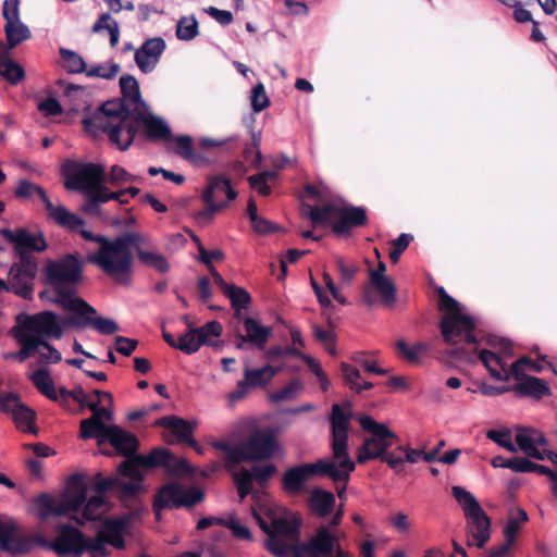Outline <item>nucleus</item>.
<instances>
[{
    "instance_id": "obj_19",
    "label": "nucleus",
    "mask_w": 557,
    "mask_h": 557,
    "mask_svg": "<svg viewBox=\"0 0 557 557\" xmlns=\"http://www.w3.org/2000/svg\"><path fill=\"white\" fill-rule=\"evenodd\" d=\"M172 455L165 448L152 449L148 455H135L120 465V473H125L141 485L144 479L141 468H154L159 466L170 467Z\"/></svg>"
},
{
    "instance_id": "obj_9",
    "label": "nucleus",
    "mask_w": 557,
    "mask_h": 557,
    "mask_svg": "<svg viewBox=\"0 0 557 557\" xmlns=\"http://www.w3.org/2000/svg\"><path fill=\"white\" fill-rule=\"evenodd\" d=\"M308 214L313 224L332 225L336 234H348L352 227L367 222L366 210L361 207L336 206L327 203L322 207H308Z\"/></svg>"
},
{
    "instance_id": "obj_33",
    "label": "nucleus",
    "mask_w": 557,
    "mask_h": 557,
    "mask_svg": "<svg viewBox=\"0 0 557 557\" xmlns=\"http://www.w3.org/2000/svg\"><path fill=\"white\" fill-rule=\"evenodd\" d=\"M106 443H110L120 455L125 456L134 454L139 446L137 437L119 425L110 426Z\"/></svg>"
},
{
    "instance_id": "obj_58",
    "label": "nucleus",
    "mask_w": 557,
    "mask_h": 557,
    "mask_svg": "<svg viewBox=\"0 0 557 557\" xmlns=\"http://www.w3.org/2000/svg\"><path fill=\"white\" fill-rule=\"evenodd\" d=\"M341 372L345 383L349 386V388L356 393H360V371L349 363L342 362Z\"/></svg>"
},
{
    "instance_id": "obj_34",
    "label": "nucleus",
    "mask_w": 557,
    "mask_h": 557,
    "mask_svg": "<svg viewBox=\"0 0 557 557\" xmlns=\"http://www.w3.org/2000/svg\"><path fill=\"white\" fill-rule=\"evenodd\" d=\"M127 521L125 519L106 520L102 528L98 531V535L107 542L108 545L116 549H123L125 546L124 534L126 532Z\"/></svg>"
},
{
    "instance_id": "obj_1",
    "label": "nucleus",
    "mask_w": 557,
    "mask_h": 557,
    "mask_svg": "<svg viewBox=\"0 0 557 557\" xmlns=\"http://www.w3.org/2000/svg\"><path fill=\"white\" fill-rule=\"evenodd\" d=\"M344 515L339 506L329 523L315 529L307 543L300 542V520L290 511L271 505L252 508V516L268 535L265 547L276 557H348L339 543L346 533L338 528Z\"/></svg>"
},
{
    "instance_id": "obj_44",
    "label": "nucleus",
    "mask_w": 557,
    "mask_h": 557,
    "mask_svg": "<svg viewBox=\"0 0 557 557\" xmlns=\"http://www.w3.org/2000/svg\"><path fill=\"white\" fill-rule=\"evenodd\" d=\"M92 33L101 34L102 32L107 30L110 36V46L112 48H115L120 40V27L110 13H102L98 17V20L95 22L91 28Z\"/></svg>"
},
{
    "instance_id": "obj_40",
    "label": "nucleus",
    "mask_w": 557,
    "mask_h": 557,
    "mask_svg": "<svg viewBox=\"0 0 557 557\" xmlns=\"http://www.w3.org/2000/svg\"><path fill=\"white\" fill-rule=\"evenodd\" d=\"M146 243L145 238L143 237V239L138 243V244H135V250H136V253H137V257L139 259V261L149 267V268H152L154 270H157L158 272L160 273H165L169 271L170 269V265H169V262L168 260L165 259V257L159 252H156V251H149V250H145L143 248V245Z\"/></svg>"
},
{
    "instance_id": "obj_27",
    "label": "nucleus",
    "mask_w": 557,
    "mask_h": 557,
    "mask_svg": "<svg viewBox=\"0 0 557 557\" xmlns=\"http://www.w3.org/2000/svg\"><path fill=\"white\" fill-rule=\"evenodd\" d=\"M165 49L166 42L162 37L146 39L134 53V61L140 72L144 74L153 72Z\"/></svg>"
},
{
    "instance_id": "obj_21",
    "label": "nucleus",
    "mask_w": 557,
    "mask_h": 557,
    "mask_svg": "<svg viewBox=\"0 0 557 557\" xmlns=\"http://www.w3.org/2000/svg\"><path fill=\"white\" fill-rule=\"evenodd\" d=\"M7 242L14 245V251L18 259L22 256L26 258H34L29 252H41L47 249V242L42 232H30L27 228H17L11 231L3 228L0 231Z\"/></svg>"
},
{
    "instance_id": "obj_24",
    "label": "nucleus",
    "mask_w": 557,
    "mask_h": 557,
    "mask_svg": "<svg viewBox=\"0 0 557 557\" xmlns=\"http://www.w3.org/2000/svg\"><path fill=\"white\" fill-rule=\"evenodd\" d=\"M529 362V358L522 357L513 362L512 376L517 383L512 391L521 396H529L536 399L549 394L547 383L540 377L528 375L523 372V364Z\"/></svg>"
},
{
    "instance_id": "obj_28",
    "label": "nucleus",
    "mask_w": 557,
    "mask_h": 557,
    "mask_svg": "<svg viewBox=\"0 0 557 557\" xmlns=\"http://www.w3.org/2000/svg\"><path fill=\"white\" fill-rule=\"evenodd\" d=\"M94 490L96 495H103L110 490H117L123 496H134L141 491V485L125 473H120V467L113 476L102 478L100 473L95 476Z\"/></svg>"
},
{
    "instance_id": "obj_49",
    "label": "nucleus",
    "mask_w": 557,
    "mask_h": 557,
    "mask_svg": "<svg viewBox=\"0 0 557 557\" xmlns=\"http://www.w3.org/2000/svg\"><path fill=\"white\" fill-rule=\"evenodd\" d=\"M12 335L16 343L21 346L20 350L16 351V360L24 362L28 358L36 355L38 345L34 343L27 335L20 332L16 327H13Z\"/></svg>"
},
{
    "instance_id": "obj_11",
    "label": "nucleus",
    "mask_w": 557,
    "mask_h": 557,
    "mask_svg": "<svg viewBox=\"0 0 557 557\" xmlns=\"http://www.w3.org/2000/svg\"><path fill=\"white\" fill-rule=\"evenodd\" d=\"M64 186L83 194L107 188L104 166L99 163L66 160L62 165Z\"/></svg>"
},
{
    "instance_id": "obj_22",
    "label": "nucleus",
    "mask_w": 557,
    "mask_h": 557,
    "mask_svg": "<svg viewBox=\"0 0 557 557\" xmlns=\"http://www.w3.org/2000/svg\"><path fill=\"white\" fill-rule=\"evenodd\" d=\"M385 272L386 264L383 261L379 262L376 269L370 271L369 286L363 292V301L368 306L375 304L373 289L379 293L385 306H392L396 301L395 284L385 275Z\"/></svg>"
},
{
    "instance_id": "obj_47",
    "label": "nucleus",
    "mask_w": 557,
    "mask_h": 557,
    "mask_svg": "<svg viewBox=\"0 0 557 557\" xmlns=\"http://www.w3.org/2000/svg\"><path fill=\"white\" fill-rule=\"evenodd\" d=\"M277 176L276 171L269 170L249 176L248 182L252 189L257 190L262 196H268L271 194L270 183H274Z\"/></svg>"
},
{
    "instance_id": "obj_18",
    "label": "nucleus",
    "mask_w": 557,
    "mask_h": 557,
    "mask_svg": "<svg viewBox=\"0 0 557 557\" xmlns=\"http://www.w3.org/2000/svg\"><path fill=\"white\" fill-rule=\"evenodd\" d=\"M242 461L269 459L278 449L275 433L272 429L255 430L240 442Z\"/></svg>"
},
{
    "instance_id": "obj_35",
    "label": "nucleus",
    "mask_w": 557,
    "mask_h": 557,
    "mask_svg": "<svg viewBox=\"0 0 557 557\" xmlns=\"http://www.w3.org/2000/svg\"><path fill=\"white\" fill-rule=\"evenodd\" d=\"M44 205L48 216L58 225L71 231H77L85 225V221L82 218L69 211L64 206H54L49 198Z\"/></svg>"
},
{
    "instance_id": "obj_56",
    "label": "nucleus",
    "mask_w": 557,
    "mask_h": 557,
    "mask_svg": "<svg viewBox=\"0 0 557 557\" xmlns=\"http://www.w3.org/2000/svg\"><path fill=\"white\" fill-rule=\"evenodd\" d=\"M120 71V66L116 63H102L86 69V75L88 77H100L106 79H112L116 76Z\"/></svg>"
},
{
    "instance_id": "obj_2",
    "label": "nucleus",
    "mask_w": 557,
    "mask_h": 557,
    "mask_svg": "<svg viewBox=\"0 0 557 557\" xmlns=\"http://www.w3.org/2000/svg\"><path fill=\"white\" fill-rule=\"evenodd\" d=\"M351 405L334 404L331 412V455L314 462L302 463L288 469L282 479L283 488L288 494H299L305 483L312 476H325L333 482H348L356 469V461L348 450Z\"/></svg>"
},
{
    "instance_id": "obj_8",
    "label": "nucleus",
    "mask_w": 557,
    "mask_h": 557,
    "mask_svg": "<svg viewBox=\"0 0 557 557\" xmlns=\"http://www.w3.org/2000/svg\"><path fill=\"white\" fill-rule=\"evenodd\" d=\"M467 520V545L483 547L490 539L491 521L472 493L462 486L451 488Z\"/></svg>"
},
{
    "instance_id": "obj_17",
    "label": "nucleus",
    "mask_w": 557,
    "mask_h": 557,
    "mask_svg": "<svg viewBox=\"0 0 557 557\" xmlns=\"http://www.w3.org/2000/svg\"><path fill=\"white\" fill-rule=\"evenodd\" d=\"M203 499V493L198 488L186 490L178 484L164 485L157 494L153 502V510L157 519H160L163 509L180 507L190 508Z\"/></svg>"
},
{
    "instance_id": "obj_25",
    "label": "nucleus",
    "mask_w": 557,
    "mask_h": 557,
    "mask_svg": "<svg viewBox=\"0 0 557 557\" xmlns=\"http://www.w3.org/2000/svg\"><path fill=\"white\" fill-rule=\"evenodd\" d=\"M280 371L281 368H274L272 366H264L258 369H250L247 366L244 371V379L238 381L236 391L228 395L230 400L237 401L243 399L248 388L265 386Z\"/></svg>"
},
{
    "instance_id": "obj_10",
    "label": "nucleus",
    "mask_w": 557,
    "mask_h": 557,
    "mask_svg": "<svg viewBox=\"0 0 557 557\" xmlns=\"http://www.w3.org/2000/svg\"><path fill=\"white\" fill-rule=\"evenodd\" d=\"M359 423L369 433V436L363 438L357 450L358 463L363 465L369 460L381 459L394 442L398 440L397 434L388 429L386 424L376 422L370 416H361Z\"/></svg>"
},
{
    "instance_id": "obj_13",
    "label": "nucleus",
    "mask_w": 557,
    "mask_h": 557,
    "mask_svg": "<svg viewBox=\"0 0 557 557\" xmlns=\"http://www.w3.org/2000/svg\"><path fill=\"white\" fill-rule=\"evenodd\" d=\"M33 537L32 550L38 545L49 548L59 557H81L84 553L85 536L82 531L69 524L57 528L53 540L48 541L39 535H25Z\"/></svg>"
},
{
    "instance_id": "obj_54",
    "label": "nucleus",
    "mask_w": 557,
    "mask_h": 557,
    "mask_svg": "<svg viewBox=\"0 0 557 557\" xmlns=\"http://www.w3.org/2000/svg\"><path fill=\"white\" fill-rule=\"evenodd\" d=\"M84 552L89 553L90 557H109L110 549L107 547L104 542L98 534L95 537H85Z\"/></svg>"
},
{
    "instance_id": "obj_20",
    "label": "nucleus",
    "mask_w": 557,
    "mask_h": 557,
    "mask_svg": "<svg viewBox=\"0 0 557 557\" xmlns=\"http://www.w3.org/2000/svg\"><path fill=\"white\" fill-rule=\"evenodd\" d=\"M223 327L218 321H210L200 327H189L180 335L177 349L186 355L197 352L202 345H211V338L221 336Z\"/></svg>"
},
{
    "instance_id": "obj_31",
    "label": "nucleus",
    "mask_w": 557,
    "mask_h": 557,
    "mask_svg": "<svg viewBox=\"0 0 557 557\" xmlns=\"http://www.w3.org/2000/svg\"><path fill=\"white\" fill-rule=\"evenodd\" d=\"M33 537L17 535L15 522L0 523V550L11 554H25L32 550Z\"/></svg>"
},
{
    "instance_id": "obj_59",
    "label": "nucleus",
    "mask_w": 557,
    "mask_h": 557,
    "mask_svg": "<svg viewBox=\"0 0 557 557\" xmlns=\"http://www.w3.org/2000/svg\"><path fill=\"white\" fill-rule=\"evenodd\" d=\"M135 180H137L135 175L128 173L124 168L120 165H113L109 172L108 177H106V181L115 187L134 182Z\"/></svg>"
},
{
    "instance_id": "obj_50",
    "label": "nucleus",
    "mask_w": 557,
    "mask_h": 557,
    "mask_svg": "<svg viewBox=\"0 0 557 557\" xmlns=\"http://www.w3.org/2000/svg\"><path fill=\"white\" fill-rule=\"evenodd\" d=\"M0 75L13 85H17L25 76L21 65L7 57L0 55Z\"/></svg>"
},
{
    "instance_id": "obj_38",
    "label": "nucleus",
    "mask_w": 557,
    "mask_h": 557,
    "mask_svg": "<svg viewBox=\"0 0 557 557\" xmlns=\"http://www.w3.org/2000/svg\"><path fill=\"white\" fill-rule=\"evenodd\" d=\"M84 195L86 196V200L82 210L88 215H99L101 203L108 202L109 200H121V194H113L108 187Z\"/></svg>"
},
{
    "instance_id": "obj_41",
    "label": "nucleus",
    "mask_w": 557,
    "mask_h": 557,
    "mask_svg": "<svg viewBox=\"0 0 557 557\" xmlns=\"http://www.w3.org/2000/svg\"><path fill=\"white\" fill-rule=\"evenodd\" d=\"M35 387L47 398L58 400V392L49 370L41 368L28 375Z\"/></svg>"
},
{
    "instance_id": "obj_61",
    "label": "nucleus",
    "mask_w": 557,
    "mask_h": 557,
    "mask_svg": "<svg viewBox=\"0 0 557 557\" xmlns=\"http://www.w3.org/2000/svg\"><path fill=\"white\" fill-rule=\"evenodd\" d=\"M270 100L263 84L259 83L255 85L251 91V108L253 112L259 113L268 108Z\"/></svg>"
},
{
    "instance_id": "obj_42",
    "label": "nucleus",
    "mask_w": 557,
    "mask_h": 557,
    "mask_svg": "<svg viewBox=\"0 0 557 557\" xmlns=\"http://www.w3.org/2000/svg\"><path fill=\"white\" fill-rule=\"evenodd\" d=\"M527 521L528 515L523 509L517 508L510 511L504 529L505 543L503 545H508V548H510L516 540L518 532L520 531L521 525Z\"/></svg>"
},
{
    "instance_id": "obj_26",
    "label": "nucleus",
    "mask_w": 557,
    "mask_h": 557,
    "mask_svg": "<svg viewBox=\"0 0 557 557\" xmlns=\"http://www.w3.org/2000/svg\"><path fill=\"white\" fill-rule=\"evenodd\" d=\"M243 323L245 333H235V347L245 350L250 345L258 349H263L272 335V329L260 324L258 320L249 317L244 318Z\"/></svg>"
},
{
    "instance_id": "obj_62",
    "label": "nucleus",
    "mask_w": 557,
    "mask_h": 557,
    "mask_svg": "<svg viewBox=\"0 0 557 557\" xmlns=\"http://www.w3.org/2000/svg\"><path fill=\"white\" fill-rule=\"evenodd\" d=\"M39 355V361L42 363H58L62 360L61 352L51 346L49 342H44L42 345H38L37 352Z\"/></svg>"
},
{
    "instance_id": "obj_16",
    "label": "nucleus",
    "mask_w": 557,
    "mask_h": 557,
    "mask_svg": "<svg viewBox=\"0 0 557 557\" xmlns=\"http://www.w3.org/2000/svg\"><path fill=\"white\" fill-rule=\"evenodd\" d=\"M38 273L36 258H26L12 263L5 281L7 292L13 293L24 299H32L35 290V278Z\"/></svg>"
},
{
    "instance_id": "obj_48",
    "label": "nucleus",
    "mask_w": 557,
    "mask_h": 557,
    "mask_svg": "<svg viewBox=\"0 0 557 557\" xmlns=\"http://www.w3.org/2000/svg\"><path fill=\"white\" fill-rule=\"evenodd\" d=\"M59 52L61 59L63 60V67L69 73L79 74L86 72V62L76 51L66 48H60Z\"/></svg>"
},
{
    "instance_id": "obj_6",
    "label": "nucleus",
    "mask_w": 557,
    "mask_h": 557,
    "mask_svg": "<svg viewBox=\"0 0 557 557\" xmlns=\"http://www.w3.org/2000/svg\"><path fill=\"white\" fill-rule=\"evenodd\" d=\"M141 239L143 236L137 233H126L114 240L108 239L96 253L87 257V261L97 264L119 283L127 284L133 265L131 248H135V244Z\"/></svg>"
},
{
    "instance_id": "obj_46",
    "label": "nucleus",
    "mask_w": 557,
    "mask_h": 557,
    "mask_svg": "<svg viewBox=\"0 0 557 557\" xmlns=\"http://www.w3.org/2000/svg\"><path fill=\"white\" fill-rule=\"evenodd\" d=\"M175 35L182 41L195 39L199 35V24L196 16H182L176 23Z\"/></svg>"
},
{
    "instance_id": "obj_5",
    "label": "nucleus",
    "mask_w": 557,
    "mask_h": 557,
    "mask_svg": "<svg viewBox=\"0 0 557 557\" xmlns=\"http://www.w3.org/2000/svg\"><path fill=\"white\" fill-rule=\"evenodd\" d=\"M84 503L86 504L82 515L73 517L79 524L99 520L107 511L106 497L103 495H95L87 499V491L84 484H73L58 497L41 494L36 499L38 516L41 519L76 512Z\"/></svg>"
},
{
    "instance_id": "obj_29",
    "label": "nucleus",
    "mask_w": 557,
    "mask_h": 557,
    "mask_svg": "<svg viewBox=\"0 0 557 557\" xmlns=\"http://www.w3.org/2000/svg\"><path fill=\"white\" fill-rule=\"evenodd\" d=\"M120 87L123 98L117 100L123 102L125 108L122 114H131V116L139 114L141 116V112L147 109L148 104L141 98L138 81L133 75H122Z\"/></svg>"
},
{
    "instance_id": "obj_52",
    "label": "nucleus",
    "mask_w": 557,
    "mask_h": 557,
    "mask_svg": "<svg viewBox=\"0 0 557 557\" xmlns=\"http://www.w3.org/2000/svg\"><path fill=\"white\" fill-rule=\"evenodd\" d=\"M15 195L18 198L24 199L37 196L42 201V203H45V201L49 198L47 193L40 186L27 180H22L18 183Z\"/></svg>"
},
{
    "instance_id": "obj_43",
    "label": "nucleus",
    "mask_w": 557,
    "mask_h": 557,
    "mask_svg": "<svg viewBox=\"0 0 557 557\" xmlns=\"http://www.w3.org/2000/svg\"><path fill=\"white\" fill-rule=\"evenodd\" d=\"M110 426L111 425H106L103 422H97L96 419H84L81 421V437L83 440L96 438L98 445L101 446L106 443Z\"/></svg>"
},
{
    "instance_id": "obj_14",
    "label": "nucleus",
    "mask_w": 557,
    "mask_h": 557,
    "mask_svg": "<svg viewBox=\"0 0 557 557\" xmlns=\"http://www.w3.org/2000/svg\"><path fill=\"white\" fill-rule=\"evenodd\" d=\"M486 344L492 348L498 349V351L480 349L478 350L479 359L493 379L502 382L509 381L513 374V372H511L513 363L511 366L507 363V357L511 355L510 343L505 338L488 335L486 337Z\"/></svg>"
},
{
    "instance_id": "obj_64",
    "label": "nucleus",
    "mask_w": 557,
    "mask_h": 557,
    "mask_svg": "<svg viewBox=\"0 0 557 557\" xmlns=\"http://www.w3.org/2000/svg\"><path fill=\"white\" fill-rule=\"evenodd\" d=\"M412 239V235L403 233L392 242L393 248L389 252L392 262L396 263L399 260L401 253L407 249Z\"/></svg>"
},
{
    "instance_id": "obj_57",
    "label": "nucleus",
    "mask_w": 557,
    "mask_h": 557,
    "mask_svg": "<svg viewBox=\"0 0 557 557\" xmlns=\"http://www.w3.org/2000/svg\"><path fill=\"white\" fill-rule=\"evenodd\" d=\"M486 437L510 453H516L517 447L512 443L509 430H488Z\"/></svg>"
},
{
    "instance_id": "obj_12",
    "label": "nucleus",
    "mask_w": 557,
    "mask_h": 557,
    "mask_svg": "<svg viewBox=\"0 0 557 557\" xmlns=\"http://www.w3.org/2000/svg\"><path fill=\"white\" fill-rule=\"evenodd\" d=\"M37 345L50 339H60L63 335L64 319L51 311L28 315L15 326Z\"/></svg>"
},
{
    "instance_id": "obj_36",
    "label": "nucleus",
    "mask_w": 557,
    "mask_h": 557,
    "mask_svg": "<svg viewBox=\"0 0 557 557\" xmlns=\"http://www.w3.org/2000/svg\"><path fill=\"white\" fill-rule=\"evenodd\" d=\"M44 205L48 216L58 225L71 231H77L85 225V221L82 218L69 211L64 206H54L49 198Z\"/></svg>"
},
{
    "instance_id": "obj_39",
    "label": "nucleus",
    "mask_w": 557,
    "mask_h": 557,
    "mask_svg": "<svg viewBox=\"0 0 557 557\" xmlns=\"http://www.w3.org/2000/svg\"><path fill=\"white\" fill-rule=\"evenodd\" d=\"M160 425L170 430L180 442L187 443L193 437V426L189 422L174 416H165L156 421Z\"/></svg>"
},
{
    "instance_id": "obj_23",
    "label": "nucleus",
    "mask_w": 557,
    "mask_h": 557,
    "mask_svg": "<svg viewBox=\"0 0 557 557\" xmlns=\"http://www.w3.org/2000/svg\"><path fill=\"white\" fill-rule=\"evenodd\" d=\"M0 410L11 413L15 425L23 432L37 433L35 426L36 412L23 404L14 393H7L0 397Z\"/></svg>"
},
{
    "instance_id": "obj_3",
    "label": "nucleus",
    "mask_w": 557,
    "mask_h": 557,
    "mask_svg": "<svg viewBox=\"0 0 557 557\" xmlns=\"http://www.w3.org/2000/svg\"><path fill=\"white\" fill-rule=\"evenodd\" d=\"M124 103L109 100L94 113L83 120L85 131L94 137L107 134L111 144L125 151L133 144L138 132L139 123L144 125L146 136L150 139H170L172 137L169 124L161 117L151 114L149 107L139 114H122Z\"/></svg>"
},
{
    "instance_id": "obj_45",
    "label": "nucleus",
    "mask_w": 557,
    "mask_h": 557,
    "mask_svg": "<svg viewBox=\"0 0 557 557\" xmlns=\"http://www.w3.org/2000/svg\"><path fill=\"white\" fill-rule=\"evenodd\" d=\"M3 29L9 48H14L32 37L28 26L22 21L4 23Z\"/></svg>"
},
{
    "instance_id": "obj_30",
    "label": "nucleus",
    "mask_w": 557,
    "mask_h": 557,
    "mask_svg": "<svg viewBox=\"0 0 557 557\" xmlns=\"http://www.w3.org/2000/svg\"><path fill=\"white\" fill-rule=\"evenodd\" d=\"M516 442L519 449L528 457L537 460L545 459L547 441L541 431L531 428H519L516 434Z\"/></svg>"
},
{
    "instance_id": "obj_15",
    "label": "nucleus",
    "mask_w": 557,
    "mask_h": 557,
    "mask_svg": "<svg viewBox=\"0 0 557 557\" xmlns=\"http://www.w3.org/2000/svg\"><path fill=\"white\" fill-rule=\"evenodd\" d=\"M236 197L237 193L232 188L230 180L224 176L212 177L202 194L207 208L195 214L196 221L200 224L209 223L219 210L227 206V201Z\"/></svg>"
},
{
    "instance_id": "obj_53",
    "label": "nucleus",
    "mask_w": 557,
    "mask_h": 557,
    "mask_svg": "<svg viewBox=\"0 0 557 557\" xmlns=\"http://www.w3.org/2000/svg\"><path fill=\"white\" fill-rule=\"evenodd\" d=\"M302 389V383L295 379L292 380L286 386L277 392L271 394V400L274 403L295 399L298 393Z\"/></svg>"
},
{
    "instance_id": "obj_32",
    "label": "nucleus",
    "mask_w": 557,
    "mask_h": 557,
    "mask_svg": "<svg viewBox=\"0 0 557 557\" xmlns=\"http://www.w3.org/2000/svg\"><path fill=\"white\" fill-rule=\"evenodd\" d=\"M70 311L79 315V318L72 319L73 324L77 326L90 325L102 335H112L120 331L119 324L113 319L103 317L94 318L96 314L95 308H92V311H88L79 307L71 309Z\"/></svg>"
},
{
    "instance_id": "obj_55",
    "label": "nucleus",
    "mask_w": 557,
    "mask_h": 557,
    "mask_svg": "<svg viewBox=\"0 0 557 557\" xmlns=\"http://www.w3.org/2000/svg\"><path fill=\"white\" fill-rule=\"evenodd\" d=\"M397 349L400 351L403 357L411 362H418L423 352L426 351V345L418 343L413 346H409L404 339H399L396 343Z\"/></svg>"
},
{
    "instance_id": "obj_60",
    "label": "nucleus",
    "mask_w": 557,
    "mask_h": 557,
    "mask_svg": "<svg viewBox=\"0 0 557 557\" xmlns=\"http://www.w3.org/2000/svg\"><path fill=\"white\" fill-rule=\"evenodd\" d=\"M212 447L225 454V459L230 463H237L242 461V447L240 443L233 446L224 441H216L212 443Z\"/></svg>"
},
{
    "instance_id": "obj_63",
    "label": "nucleus",
    "mask_w": 557,
    "mask_h": 557,
    "mask_svg": "<svg viewBox=\"0 0 557 557\" xmlns=\"http://www.w3.org/2000/svg\"><path fill=\"white\" fill-rule=\"evenodd\" d=\"M234 482L242 502L252 491V482L250 481L248 470L242 469L239 472L235 473Z\"/></svg>"
},
{
    "instance_id": "obj_4",
    "label": "nucleus",
    "mask_w": 557,
    "mask_h": 557,
    "mask_svg": "<svg viewBox=\"0 0 557 557\" xmlns=\"http://www.w3.org/2000/svg\"><path fill=\"white\" fill-rule=\"evenodd\" d=\"M83 276V262L74 253L57 259H47L41 269L40 281L55 292L54 301L65 310L83 308L92 311V307L76 296V287Z\"/></svg>"
},
{
    "instance_id": "obj_37",
    "label": "nucleus",
    "mask_w": 557,
    "mask_h": 557,
    "mask_svg": "<svg viewBox=\"0 0 557 557\" xmlns=\"http://www.w3.org/2000/svg\"><path fill=\"white\" fill-rule=\"evenodd\" d=\"M335 504L336 499L334 494L320 487H315L311 491L308 500L311 511L320 518L329 516L333 511Z\"/></svg>"
},
{
    "instance_id": "obj_51",
    "label": "nucleus",
    "mask_w": 557,
    "mask_h": 557,
    "mask_svg": "<svg viewBox=\"0 0 557 557\" xmlns=\"http://www.w3.org/2000/svg\"><path fill=\"white\" fill-rule=\"evenodd\" d=\"M223 294L230 298L232 302V307L235 309L236 317H239L240 311L247 307V305L250 302L251 298L248 292L242 287H237L233 284L226 288V290L223 292Z\"/></svg>"
},
{
    "instance_id": "obj_7",
    "label": "nucleus",
    "mask_w": 557,
    "mask_h": 557,
    "mask_svg": "<svg viewBox=\"0 0 557 557\" xmlns=\"http://www.w3.org/2000/svg\"><path fill=\"white\" fill-rule=\"evenodd\" d=\"M440 307L446 311L441 322V330L446 343L456 345L459 343L476 344L473 334L475 329L474 318L463 312V307L450 297L443 287L438 289Z\"/></svg>"
}]
</instances>
